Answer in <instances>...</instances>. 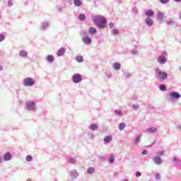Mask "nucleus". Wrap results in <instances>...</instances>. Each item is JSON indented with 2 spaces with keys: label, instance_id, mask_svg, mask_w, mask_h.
<instances>
[{
  "label": "nucleus",
  "instance_id": "obj_1",
  "mask_svg": "<svg viewBox=\"0 0 181 181\" xmlns=\"http://www.w3.org/2000/svg\"><path fill=\"white\" fill-rule=\"evenodd\" d=\"M93 22L99 28H105L106 24L107 23L106 18L103 16H95L93 19Z\"/></svg>",
  "mask_w": 181,
  "mask_h": 181
},
{
  "label": "nucleus",
  "instance_id": "obj_2",
  "mask_svg": "<svg viewBox=\"0 0 181 181\" xmlns=\"http://www.w3.org/2000/svg\"><path fill=\"white\" fill-rule=\"evenodd\" d=\"M155 76L159 81H163L168 78V74L161 71L160 68H156V69H155Z\"/></svg>",
  "mask_w": 181,
  "mask_h": 181
},
{
  "label": "nucleus",
  "instance_id": "obj_3",
  "mask_svg": "<svg viewBox=\"0 0 181 181\" xmlns=\"http://www.w3.org/2000/svg\"><path fill=\"white\" fill-rule=\"evenodd\" d=\"M161 55H160V57H158V62L160 64V65H163L164 64H166L167 62V57H168V52L167 51H163L161 52Z\"/></svg>",
  "mask_w": 181,
  "mask_h": 181
},
{
  "label": "nucleus",
  "instance_id": "obj_4",
  "mask_svg": "<svg viewBox=\"0 0 181 181\" xmlns=\"http://www.w3.org/2000/svg\"><path fill=\"white\" fill-rule=\"evenodd\" d=\"M25 108L30 111H35L36 110V104L34 101H28L25 103Z\"/></svg>",
  "mask_w": 181,
  "mask_h": 181
},
{
  "label": "nucleus",
  "instance_id": "obj_5",
  "mask_svg": "<svg viewBox=\"0 0 181 181\" xmlns=\"http://www.w3.org/2000/svg\"><path fill=\"white\" fill-rule=\"evenodd\" d=\"M23 83L24 86H34L35 81L33 80V77H25V78H24L23 81Z\"/></svg>",
  "mask_w": 181,
  "mask_h": 181
},
{
  "label": "nucleus",
  "instance_id": "obj_6",
  "mask_svg": "<svg viewBox=\"0 0 181 181\" xmlns=\"http://www.w3.org/2000/svg\"><path fill=\"white\" fill-rule=\"evenodd\" d=\"M83 77L82 75H80V74H75L72 76V81H74V83H81Z\"/></svg>",
  "mask_w": 181,
  "mask_h": 181
},
{
  "label": "nucleus",
  "instance_id": "obj_7",
  "mask_svg": "<svg viewBox=\"0 0 181 181\" xmlns=\"http://www.w3.org/2000/svg\"><path fill=\"white\" fill-rule=\"evenodd\" d=\"M169 96L170 100H177L178 98H180L181 94L177 93V91H171V93H169Z\"/></svg>",
  "mask_w": 181,
  "mask_h": 181
},
{
  "label": "nucleus",
  "instance_id": "obj_8",
  "mask_svg": "<svg viewBox=\"0 0 181 181\" xmlns=\"http://www.w3.org/2000/svg\"><path fill=\"white\" fill-rule=\"evenodd\" d=\"M69 175L72 178V180H75L76 178L78 177L79 173L77 170H69Z\"/></svg>",
  "mask_w": 181,
  "mask_h": 181
},
{
  "label": "nucleus",
  "instance_id": "obj_9",
  "mask_svg": "<svg viewBox=\"0 0 181 181\" xmlns=\"http://www.w3.org/2000/svg\"><path fill=\"white\" fill-rule=\"evenodd\" d=\"M152 160L155 163V165H160L162 163V159L158 156V155H157V156H154Z\"/></svg>",
  "mask_w": 181,
  "mask_h": 181
},
{
  "label": "nucleus",
  "instance_id": "obj_10",
  "mask_svg": "<svg viewBox=\"0 0 181 181\" xmlns=\"http://www.w3.org/2000/svg\"><path fill=\"white\" fill-rule=\"evenodd\" d=\"M82 41L86 45H90L91 44V42H92L91 38H90V37H88V36L83 37Z\"/></svg>",
  "mask_w": 181,
  "mask_h": 181
},
{
  "label": "nucleus",
  "instance_id": "obj_11",
  "mask_svg": "<svg viewBox=\"0 0 181 181\" xmlns=\"http://www.w3.org/2000/svg\"><path fill=\"white\" fill-rule=\"evenodd\" d=\"M145 16H146L148 18L153 17V16H155V11H153V10L151 9L146 10Z\"/></svg>",
  "mask_w": 181,
  "mask_h": 181
},
{
  "label": "nucleus",
  "instance_id": "obj_12",
  "mask_svg": "<svg viewBox=\"0 0 181 181\" xmlns=\"http://www.w3.org/2000/svg\"><path fill=\"white\" fill-rule=\"evenodd\" d=\"M145 23L148 27H152V25H153V18L147 17L145 20Z\"/></svg>",
  "mask_w": 181,
  "mask_h": 181
},
{
  "label": "nucleus",
  "instance_id": "obj_13",
  "mask_svg": "<svg viewBox=\"0 0 181 181\" xmlns=\"http://www.w3.org/2000/svg\"><path fill=\"white\" fill-rule=\"evenodd\" d=\"M157 130L158 129L156 127H151L150 128H147V129H146V132L148 134H155L157 132Z\"/></svg>",
  "mask_w": 181,
  "mask_h": 181
},
{
  "label": "nucleus",
  "instance_id": "obj_14",
  "mask_svg": "<svg viewBox=\"0 0 181 181\" xmlns=\"http://www.w3.org/2000/svg\"><path fill=\"white\" fill-rule=\"evenodd\" d=\"M49 25V24L48 21H44V23H41L40 29L42 30H47Z\"/></svg>",
  "mask_w": 181,
  "mask_h": 181
},
{
  "label": "nucleus",
  "instance_id": "obj_15",
  "mask_svg": "<svg viewBox=\"0 0 181 181\" xmlns=\"http://www.w3.org/2000/svg\"><path fill=\"white\" fill-rule=\"evenodd\" d=\"M65 52H66V49L64 47H62V48L58 49L57 54L58 57H63V55H64Z\"/></svg>",
  "mask_w": 181,
  "mask_h": 181
},
{
  "label": "nucleus",
  "instance_id": "obj_16",
  "mask_svg": "<svg viewBox=\"0 0 181 181\" xmlns=\"http://www.w3.org/2000/svg\"><path fill=\"white\" fill-rule=\"evenodd\" d=\"M4 159L6 162L8 160H11L12 159V155L11 153H7L4 155Z\"/></svg>",
  "mask_w": 181,
  "mask_h": 181
},
{
  "label": "nucleus",
  "instance_id": "obj_17",
  "mask_svg": "<svg viewBox=\"0 0 181 181\" xmlns=\"http://www.w3.org/2000/svg\"><path fill=\"white\" fill-rule=\"evenodd\" d=\"M19 55L21 57V58H27L28 54L25 49H21V51L19 52Z\"/></svg>",
  "mask_w": 181,
  "mask_h": 181
},
{
  "label": "nucleus",
  "instance_id": "obj_18",
  "mask_svg": "<svg viewBox=\"0 0 181 181\" xmlns=\"http://www.w3.org/2000/svg\"><path fill=\"white\" fill-rule=\"evenodd\" d=\"M112 141V136H107L104 138V142L105 144H110Z\"/></svg>",
  "mask_w": 181,
  "mask_h": 181
},
{
  "label": "nucleus",
  "instance_id": "obj_19",
  "mask_svg": "<svg viewBox=\"0 0 181 181\" xmlns=\"http://www.w3.org/2000/svg\"><path fill=\"white\" fill-rule=\"evenodd\" d=\"M176 24L175 21L173 20V18H169V20L167 21V25L170 27H173Z\"/></svg>",
  "mask_w": 181,
  "mask_h": 181
},
{
  "label": "nucleus",
  "instance_id": "obj_20",
  "mask_svg": "<svg viewBox=\"0 0 181 181\" xmlns=\"http://www.w3.org/2000/svg\"><path fill=\"white\" fill-rule=\"evenodd\" d=\"M88 32L90 34H92V35L97 34L98 33L97 28H95V27H90L88 30Z\"/></svg>",
  "mask_w": 181,
  "mask_h": 181
},
{
  "label": "nucleus",
  "instance_id": "obj_21",
  "mask_svg": "<svg viewBox=\"0 0 181 181\" xmlns=\"http://www.w3.org/2000/svg\"><path fill=\"white\" fill-rule=\"evenodd\" d=\"M141 136L142 135H138V136L136 137L135 140H134V145H139V144H140L141 142Z\"/></svg>",
  "mask_w": 181,
  "mask_h": 181
},
{
  "label": "nucleus",
  "instance_id": "obj_22",
  "mask_svg": "<svg viewBox=\"0 0 181 181\" xmlns=\"http://www.w3.org/2000/svg\"><path fill=\"white\" fill-rule=\"evenodd\" d=\"M164 13H162V11H158V18L160 21H163L164 18Z\"/></svg>",
  "mask_w": 181,
  "mask_h": 181
},
{
  "label": "nucleus",
  "instance_id": "obj_23",
  "mask_svg": "<svg viewBox=\"0 0 181 181\" xmlns=\"http://www.w3.org/2000/svg\"><path fill=\"white\" fill-rule=\"evenodd\" d=\"M46 59L47 62H49L50 64H52L54 61V57H53V55H47V57H46Z\"/></svg>",
  "mask_w": 181,
  "mask_h": 181
},
{
  "label": "nucleus",
  "instance_id": "obj_24",
  "mask_svg": "<svg viewBox=\"0 0 181 181\" xmlns=\"http://www.w3.org/2000/svg\"><path fill=\"white\" fill-rule=\"evenodd\" d=\"M74 4L76 6V7H81L83 4L82 0H74Z\"/></svg>",
  "mask_w": 181,
  "mask_h": 181
},
{
  "label": "nucleus",
  "instance_id": "obj_25",
  "mask_svg": "<svg viewBox=\"0 0 181 181\" xmlns=\"http://www.w3.org/2000/svg\"><path fill=\"white\" fill-rule=\"evenodd\" d=\"M89 129H91L92 131L98 129V124H91V125L89 126Z\"/></svg>",
  "mask_w": 181,
  "mask_h": 181
},
{
  "label": "nucleus",
  "instance_id": "obj_26",
  "mask_svg": "<svg viewBox=\"0 0 181 181\" xmlns=\"http://www.w3.org/2000/svg\"><path fill=\"white\" fill-rule=\"evenodd\" d=\"M113 69H115V70H119V69H121V64H119V62H115L113 64Z\"/></svg>",
  "mask_w": 181,
  "mask_h": 181
},
{
  "label": "nucleus",
  "instance_id": "obj_27",
  "mask_svg": "<svg viewBox=\"0 0 181 181\" xmlns=\"http://www.w3.org/2000/svg\"><path fill=\"white\" fill-rule=\"evenodd\" d=\"M95 168H88L87 170V173L88 175H93V173H95Z\"/></svg>",
  "mask_w": 181,
  "mask_h": 181
},
{
  "label": "nucleus",
  "instance_id": "obj_28",
  "mask_svg": "<svg viewBox=\"0 0 181 181\" xmlns=\"http://www.w3.org/2000/svg\"><path fill=\"white\" fill-rule=\"evenodd\" d=\"M126 125L127 124H126L125 122H121L120 124H119V131H123V129H124Z\"/></svg>",
  "mask_w": 181,
  "mask_h": 181
},
{
  "label": "nucleus",
  "instance_id": "obj_29",
  "mask_svg": "<svg viewBox=\"0 0 181 181\" xmlns=\"http://www.w3.org/2000/svg\"><path fill=\"white\" fill-rule=\"evenodd\" d=\"M75 59L77 62H79V63L83 62L84 61L81 55H79L78 57H76Z\"/></svg>",
  "mask_w": 181,
  "mask_h": 181
},
{
  "label": "nucleus",
  "instance_id": "obj_30",
  "mask_svg": "<svg viewBox=\"0 0 181 181\" xmlns=\"http://www.w3.org/2000/svg\"><path fill=\"white\" fill-rule=\"evenodd\" d=\"M159 89L161 90V91H165L167 90V87L165 84L161 83L159 85Z\"/></svg>",
  "mask_w": 181,
  "mask_h": 181
},
{
  "label": "nucleus",
  "instance_id": "obj_31",
  "mask_svg": "<svg viewBox=\"0 0 181 181\" xmlns=\"http://www.w3.org/2000/svg\"><path fill=\"white\" fill-rule=\"evenodd\" d=\"M86 14H84V13L79 14V20L81 21H84V20H86Z\"/></svg>",
  "mask_w": 181,
  "mask_h": 181
},
{
  "label": "nucleus",
  "instance_id": "obj_32",
  "mask_svg": "<svg viewBox=\"0 0 181 181\" xmlns=\"http://www.w3.org/2000/svg\"><path fill=\"white\" fill-rule=\"evenodd\" d=\"M111 33L112 34H113V35H117V34H119V30H117V28H113Z\"/></svg>",
  "mask_w": 181,
  "mask_h": 181
},
{
  "label": "nucleus",
  "instance_id": "obj_33",
  "mask_svg": "<svg viewBox=\"0 0 181 181\" xmlns=\"http://www.w3.org/2000/svg\"><path fill=\"white\" fill-rule=\"evenodd\" d=\"M25 160L27 162H32L33 156H31V155H28V156H26V158H25Z\"/></svg>",
  "mask_w": 181,
  "mask_h": 181
},
{
  "label": "nucleus",
  "instance_id": "obj_34",
  "mask_svg": "<svg viewBox=\"0 0 181 181\" xmlns=\"http://www.w3.org/2000/svg\"><path fill=\"white\" fill-rule=\"evenodd\" d=\"M157 155L160 158V156H163L165 155V151H160L157 152Z\"/></svg>",
  "mask_w": 181,
  "mask_h": 181
},
{
  "label": "nucleus",
  "instance_id": "obj_35",
  "mask_svg": "<svg viewBox=\"0 0 181 181\" xmlns=\"http://www.w3.org/2000/svg\"><path fill=\"white\" fill-rule=\"evenodd\" d=\"M155 177L156 180H161V174L160 173H156Z\"/></svg>",
  "mask_w": 181,
  "mask_h": 181
},
{
  "label": "nucleus",
  "instance_id": "obj_36",
  "mask_svg": "<svg viewBox=\"0 0 181 181\" xmlns=\"http://www.w3.org/2000/svg\"><path fill=\"white\" fill-rule=\"evenodd\" d=\"M115 114H117L118 115L122 116L123 112H122L121 110H115Z\"/></svg>",
  "mask_w": 181,
  "mask_h": 181
},
{
  "label": "nucleus",
  "instance_id": "obj_37",
  "mask_svg": "<svg viewBox=\"0 0 181 181\" xmlns=\"http://www.w3.org/2000/svg\"><path fill=\"white\" fill-rule=\"evenodd\" d=\"M69 163H76V159H74V158H69Z\"/></svg>",
  "mask_w": 181,
  "mask_h": 181
},
{
  "label": "nucleus",
  "instance_id": "obj_38",
  "mask_svg": "<svg viewBox=\"0 0 181 181\" xmlns=\"http://www.w3.org/2000/svg\"><path fill=\"white\" fill-rule=\"evenodd\" d=\"M115 159V156H113V155H111V156H110V163H114Z\"/></svg>",
  "mask_w": 181,
  "mask_h": 181
},
{
  "label": "nucleus",
  "instance_id": "obj_39",
  "mask_svg": "<svg viewBox=\"0 0 181 181\" xmlns=\"http://www.w3.org/2000/svg\"><path fill=\"white\" fill-rule=\"evenodd\" d=\"M123 76H124V77H126V78H128L131 77V74H129V72H124L123 74Z\"/></svg>",
  "mask_w": 181,
  "mask_h": 181
},
{
  "label": "nucleus",
  "instance_id": "obj_40",
  "mask_svg": "<svg viewBox=\"0 0 181 181\" xmlns=\"http://www.w3.org/2000/svg\"><path fill=\"white\" fill-rule=\"evenodd\" d=\"M132 108H133L134 110H139V105H138V104H134V105H132Z\"/></svg>",
  "mask_w": 181,
  "mask_h": 181
},
{
  "label": "nucleus",
  "instance_id": "obj_41",
  "mask_svg": "<svg viewBox=\"0 0 181 181\" xmlns=\"http://www.w3.org/2000/svg\"><path fill=\"white\" fill-rule=\"evenodd\" d=\"M5 37L4 34H0V42H2V41H4Z\"/></svg>",
  "mask_w": 181,
  "mask_h": 181
},
{
  "label": "nucleus",
  "instance_id": "obj_42",
  "mask_svg": "<svg viewBox=\"0 0 181 181\" xmlns=\"http://www.w3.org/2000/svg\"><path fill=\"white\" fill-rule=\"evenodd\" d=\"M13 0H8V7H11V6H13Z\"/></svg>",
  "mask_w": 181,
  "mask_h": 181
},
{
  "label": "nucleus",
  "instance_id": "obj_43",
  "mask_svg": "<svg viewBox=\"0 0 181 181\" xmlns=\"http://www.w3.org/2000/svg\"><path fill=\"white\" fill-rule=\"evenodd\" d=\"M106 76L108 78H111L112 76V74H111V72H106Z\"/></svg>",
  "mask_w": 181,
  "mask_h": 181
},
{
  "label": "nucleus",
  "instance_id": "obj_44",
  "mask_svg": "<svg viewBox=\"0 0 181 181\" xmlns=\"http://www.w3.org/2000/svg\"><path fill=\"white\" fill-rule=\"evenodd\" d=\"M136 177H140V176H141V171H136Z\"/></svg>",
  "mask_w": 181,
  "mask_h": 181
},
{
  "label": "nucleus",
  "instance_id": "obj_45",
  "mask_svg": "<svg viewBox=\"0 0 181 181\" xmlns=\"http://www.w3.org/2000/svg\"><path fill=\"white\" fill-rule=\"evenodd\" d=\"M133 11H134V13H135V14H137L139 13V10H138L137 7H134Z\"/></svg>",
  "mask_w": 181,
  "mask_h": 181
},
{
  "label": "nucleus",
  "instance_id": "obj_46",
  "mask_svg": "<svg viewBox=\"0 0 181 181\" xmlns=\"http://www.w3.org/2000/svg\"><path fill=\"white\" fill-rule=\"evenodd\" d=\"M90 139H94L95 135L93 134H89L88 135Z\"/></svg>",
  "mask_w": 181,
  "mask_h": 181
},
{
  "label": "nucleus",
  "instance_id": "obj_47",
  "mask_svg": "<svg viewBox=\"0 0 181 181\" xmlns=\"http://www.w3.org/2000/svg\"><path fill=\"white\" fill-rule=\"evenodd\" d=\"M169 0H160V2L163 4H165L166 3H168Z\"/></svg>",
  "mask_w": 181,
  "mask_h": 181
},
{
  "label": "nucleus",
  "instance_id": "obj_48",
  "mask_svg": "<svg viewBox=\"0 0 181 181\" xmlns=\"http://www.w3.org/2000/svg\"><path fill=\"white\" fill-rule=\"evenodd\" d=\"M109 26H110V28H114V27H115L114 23H110Z\"/></svg>",
  "mask_w": 181,
  "mask_h": 181
},
{
  "label": "nucleus",
  "instance_id": "obj_49",
  "mask_svg": "<svg viewBox=\"0 0 181 181\" xmlns=\"http://www.w3.org/2000/svg\"><path fill=\"white\" fill-rule=\"evenodd\" d=\"M148 152L146 149L142 151V155H148Z\"/></svg>",
  "mask_w": 181,
  "mask_h": 181
},
{
  "label": "nucleus",
  "instance_id": "obj_50",
  "mask_svg": "<svg viewBox=\"0 0 181 181\" xmlns=\"http://www.w3.org/2000/svg\"><path fill=\"white\" fill-rule=\"evenodd\" d=\"M173 162H178V159H177V156H174V158H173Z\"/></svg>",
  "mask_w": 181,
  "mask_h": 181
},
{
  "label": "nucleus",
  "instance_id": "obj_51",
  "mask_svg": "<svg viewBox=\"0 0 181 181\" xmlns=\"http://www.w3.org/2000/svg\"><path fill=\"white\" fill-rule=\"evenodd\" d=\"M132 54H133V55H137L138 54V51L134 50Z\"/></svg>",
  "mask_w": 181,
  "mask_h": 181
},
{
  "label": "nucleus",
  "instance_id": "obj_52",
  "mask_svg": "<svg viewBox=\"0 0 181 181\" xmlns=\"http://www.w3.org/2000/svg\"><path fill=\"white\" fill-rule=\"evenodd\" d=\"M177 129L181 130V124H178V125H177Z\"/></svg>",
  "mask_w": 181,
  "mask_h": 181
},
{
  "label": "nucleus",
  "instance_id": "obj_53",
  "mask_svg": "<svg viewBox=\"0 0 181 181\" xmlns=\"http://www.w3.org/2000/svg\"><path fill=\"white\" fill-rule=\"evenodd\" d=\"M2 160H3V156H0V163H2Z\"/></svg>",
  "mask_w": 181,
  "mask_h": 181
},
{
  "label": "nucleus",
  "instance_id": "obj_54",
  "mask_svg": "<svg viewBox=\"0 0 181 181\" xmlns=\"http://www.w3.org/2000/svg\"><path fill=\"white\" fill-rule=\"evenodd\" d=\"M175 1L181 2V0H175Z\"/></svg>",
  "mask_w": 181,
  "mask_h": 181
},
{
  "label": "nucleus",
  "instance_id": "obj_55",
  "mask_svg": "<svg viewBox=\"0 0 181 181\" xmlns=\"http://www.w3.org/2000/svg\"><path fill=\"white\" fill-rule=\"evenodd\" d=\"M179 17L181 18V11H180Z\"/></svg>",
  "mask_w": 181,
  "mask_h": 181
},
{
  "label": "nucleus",
  "instance_id": "obj_56",
  "mask_svg": "<svg viewBox=\"0 0 181 181\" xmlns=\"http://www.w3.org/2000/svg\"><path fill=\"white\" fill-rule=\"evenodd\" d=\"M0 70H3V66H0Z\"/></svg>",
  "mask_w": 181,
  "mask_h": 181
},
{
  "label": "nucleus",
  "instance_id": "obj_57",
  "mask_svg": "<svg viewBox=\"0 0 181 181\" xmlns=\"http://www.w3.org/2000/svg\"><path fill=\"white\" fill-rule=\"evenodd\" d=\"M26 181H31V180H27Z\"/></svg>",
  "mask_w": 181,
  "mask_h": 181
},
{
  "label": "nucleus",
  "instance_id": "obj_58",
  "mask_svg": "<svg viewBox=\"0 0 181 181\" xmlns=\"http://www.w3.org/2000/svg\"><path fill=\"white\" fill-rule=\"evenodd\" d=\"M123 181H127V180H123Z\"/></svg>",
  "mask_w": 181,
  "mask_h": 181
},
{
  "label": "nucleus",
  "instance_id": "obj_59",
  "mask_svg": "<svg viewBox=\"0 0 181 181\" xmlns=\"http://www.w3.org/2000/svg\"><path fill=\"white\" fill-rule=\"evenodd\" d=\"M180 71H181V66H180Z\"/></svg>",
  "mask_w": 181,
  "mask_h": 181
}]
</instances>
